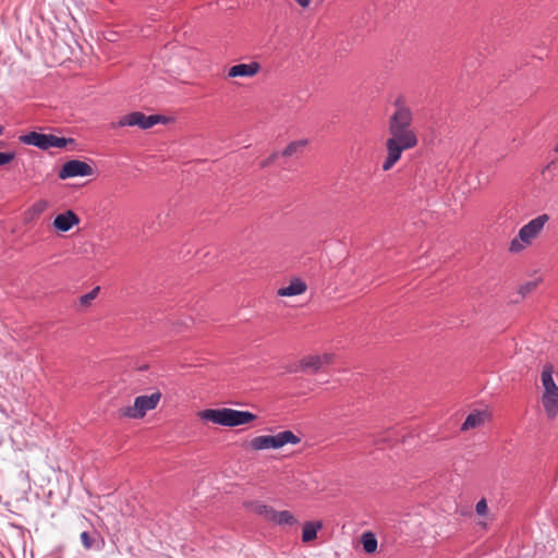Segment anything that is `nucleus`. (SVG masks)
I'll use <instances>...</instances> for the list:
<instances>
[{
	"mask_svg": "<svg viewBox=\"0 0 558 558\" xmlns=\"http://www.w3.org/2000/svg\"><path fill=\"white\" fill-rule=\"evenodd\" d=\"M395 107L387 122L389 136L385 143L386 157L381 165L384 171L391 170L399 162L404 150L413 149L418 145L411 108L401 100H397Z\"/></svg>",
	"mask_w": 558,
	"mask_h": 558,
	"instance_id": "nucleus-1",
	"label": "nucleus"
},
{
	"mask_svg": "<svg viewBox=\"0 0 558 558\" xmlns=\"http://www.w3.org/2000/svg\"><path fill=\"white\" fill-rule=\"evenodd\" d=\"M201 418L222 426H240L256 420V415L248 411H239L229 408L207 409L199 413Z\"/></svg>",
	"mask_w": 558,
	"mask_h": 558,
	"instance_id": "nucleus-2",
	"label": "nucleus"
},
{
	"mask_svg": "<svg viewBox=\"0 0 558 558\" xmlns=\"http://www.w3.org/2000/svg\"><path fill=\"white\" fill-rule=\"evenodd\" d=\"M548 220V215L544 214L524 225L519 230L518 235L511 240L509 252L518 254L530 246L538 238Z\"/></svg>",
	"mask_w": 558,
	"mask_h": 558,
	"instance_id": "nucleus-3",
	"label": "nucleus"
},
{
	"mask_svg": "<svg viewBox=\"0 0 558 558\" xmlns=\"http://www.w3.org/2000/svg\"><path fill=\"white\" fill-rule=\"evenodd\" d=\"M301 438L291 430H283L276 435H262L252 438L248 447L254 451L266 449H280L286 445H298Z\"/></svg>",
	"mask_w": 558,
	"mask_h": 558,
	"instance_id": "nucleus-4",
	"label": "nucleus"
},
{
	"mask_svg": "<svg viewBox=\"0 0 558 558\" xmlns=\"http://www.w3.org/2000/svg\"><path fill=\"white\" fill-rule=\"evenodd\" d=\"M161 399V393L155 391L149 396H138L133 405L120 409V415L129 418H143L147 411L156 409Z\"/></svg>",
	"mask_w": 558,
	"mask_h": 558,
	"instance_id": "nucleus-5",
	"label": "nucleus"
},
{
	"mask_svg": "<svg viewBox=\"0 0 558 558\" xmlns=\"http://www.w3.org/2000/svg\"><path fill=\"white\" fill-rule=\"evenodd\" d=\"M20 141L26 145L36 146L40 149H48L51 147L62 148L65 147L68 140L58 137L52 134H43L37 132H29L20 137Z\"/></svg>",
	"mask_w": 558,
	"mask_h": 558,
	"instance_id": "nucleus-6",
	"label": "nucleus"
},
{
	"mask_svg": "<svg viewBox=\"0 0 558 558\" xmlns=\"http://www.w3.org/2000/svg\"><path fill=\"white\" fill-rule=\"evenodd\" d=\"M165 121V118L159 114L146 116L143 112L134 111L123 116L118 121V126H138L140 129L147 130L153 128L159 122Z\"/></svg>",
	"mask_w": 558,
	"mask_h": 558,
	"instance_id": "nucleus-7",
	"label": "nucleus"
},
{
	"mask_svg": "<svg viewBox=\"0 0 558 558\" xmlns=\"http://www.w3.org/2000/svg\"><path fill=\"white\" fill-rule=\"evenodd\" d=\"M93 173L94 170L87 162L73 159L63 163L59 171V178L64 180L75 177H89Z\"/></svg>",
	"mask_w": 558,
	"mask_h": 558,
	"instance_id": "nucleus-8",
	"label": "nucleus"
},
{
	"mask_svg": "<svg viewBox=\"0 0 558 558\" xmlns=\"http://www.w3.org/2000/svg\"><path fill=\"white\" fill-rule=\"evenodd\" d=\"M335 355L332 353H323L316 355L304 356L300 361V368L302 371L318 372L323 367L330 365L333 362Z\"/></svg>",
	"mask_w": 558,
	"mask_h": 558,
	"instance_id": "nucleus-9",
	"label": "nucleus"
},
{
	"mask_svg": "<svg viewBox=\"0 0 558 558\" xmlns=\"http://www.w3.org/2000/svg\"><path fill=\"white\" fill-rule=\"evenodd\" d=\"M260 71V64L258 62H250V63H239L235 65H232L228 70L227 77L234 78V77H254L257 75Z\"/></svg>",
	"mask_w": 558,
	"mask_h": 558,
	"instance_id": "nucleus-10",
	"label": "nucleus"
},
{
	"mask_svg": "<svg viewBox=\"0 0 558 558\" xmlns=\"http://www.w3.org/2000/svg\"><path fill=\"white\" fill-rule=\"evenodd\" d=\"M78 216L73 210H66L63 214H59L53 219V227L56 230L60 232H68L73 227L80 223Z\"/></svg>",
	"mask_w": 558,
	"mask_h": 558,
	"instance_id": "nucleus-11",
	"label": "nucleus"
},
{
	"mask_svg": "<svg viewBox=\"0 0 558 558\" xmlns=\"http://www.w3.org/2000/svg\"><path fill=\"white\" fill-rule=\"evenodd\" d=\"M490 420V414L487 411H474L470 413L464 423L462 424V430L474 429L483 426Z\"/></svg>",
	"mask_w": 558,
	"mask_h": 558,
	"instance_id": "nucleus-12",
	"label": "nucleus"
},
{
	"mask_svg": "<svg viewBox=\"0 0 558 558\" xmlns=\"http://www.w3.org/2000/svg\"><path fill=\"white\" fill-rule=\"evenodd\" d=\"M554 367L551 364H547L543 367L541 379L544 388L543 395H558V386L553 378Z\"/></svg>",
	"mask_w": 558,
	"mask_h": 558,
	"instance_id": "nucleus-13",
	"label": "nucleus"
},
{
	"mask_svg": "<svg viewBox=\"0 0 558 558\" xmlns=\"http://www.w3.org/2000/svg\"><path fill=\"white\" fill-rule=\"evenodd\" d=\"M307 284L300 278H293L290 283L278 290L280 296H295L305 293Z\"/></svg>",
	"mask_w": 558,
	"mask_h": 558,
	"instance_id": "nucleus-14",
	"label": "nucleus"
},
{
	"mask_svg": "<svg viewBox=\"0 0 558 558\" xmlns=\"http://www.w3.org/2000/svg\"><path fill=\"white\" fill-rule=\"evenodd\" d=\"M542 405L548 418H555L558 414V395H542Z\"/></svg>",
	"mask_w": 558,
	"mask_h": 558,
	"instance_id": "nucleus-15",
	"label": "nucleus"
},
{
	"mask_svg": "<svg viewBox=\"0 0 558 558\" xmlns=\"http://www.w3.org/2000/svg\"><path fill=\"white\" fill-rule=\"evenodd\" d=\"M248 508L253 513L262 517L268 522H271L274 519L275 509L270 506L260 502H252L248 505Z\"/></svg>",
	"mask_w": 558,
	"mask_h": 558,
	"instance_id": "nucleus-16",
	"label": "nucleus"
},
{
	"mask_svg": "<svg viewBox=\"0 0 558 558\" xmlns=\"http://www.w3.org/2000/svg\"><path fill=\"white\" fill-rule=\"evenodd\" d=\"M323 524L320 522H305L302 531V541L310 543L317 537V532L320 530Z\"/></svg>",
	"mask_w": 558,
	"mask_h": 558,
	"instance_id": "nucleus-17",
	"label": "nucleus"
},
{
	"mask_svg": "<svg viewBox=\"0 0 558 558\" xmlns=\"http://www.w3.org/2000/svg\"><path fill=\"white\" fill-rule=\"evenodd\" d=\"M271 523L277 525H293L296 523L295 517L288 510L277 511L275 510L274 519Z\"/></svg>",
	"mask_w": 558,
	"mask_h": 558,
	"instance_id": "nucleus-18",
	"label": "nucleus"
},
{
	"mask_svg": "<svg viewBox=\"0 0 558 558\" xmlns=\"http://www.w3.org/2000/svg\"><path fill=\"white\" fill-rule=\"evenodd\" d=\"M361 542H362V545H363V549L367 553V554H372L374 551H376L377 549V539L375 537V535L371 532H366L362 535V538H361Z\"/></svg>",
	"mask_w": 558,
	"mask_h": 558,
	"instance_id": "nucleus-19",
	"label": "nucleus"
},
{
	"mask_svg": "<svg viewBox=\"0 0 558 558\" xmlns=\"http://www.w3.org/2000/svg\"><path fill=\"white\" fill-rule=\"evenodd\" d=\"M306 145H307V141L306 140H300V141L291 142L283 149L282 156H284V157H292L295 154H298L300 150H302Z\"/></svg>",
	"mask_w": 558,
	"mask_h": 558,
	"instance_id": "nucleus-20",
	"label": "nucleus"
},
{
	"mask_svg": "<svg viewBox=\"0 0 558 558\" xmlns=\"http://www.w3.org/2000/svg\"><path fill=\"white\" fill-rule=\"evenodd\" d=\"M49 206V203L47 201L40 199L36 202L28 210L27 216H29L31 219L38 217L41 215Z\"/></svg>",
	"mask_w": 558,
	"mask_h": 558,
	"instance_id": "nucleus-21",
	"label": "nucleus"
},
{
	"mask_svg": "<svg viewBox=\"0 0 558 558\" xmlns=\"http://www.w3.org/2000/svg\"><path fill=\"white\" fill-rule=\"evenodd\" d=\"M98 292H99V287H96L94 288L90 292L82 295L80 298V305L81 306H84V307H87L92 304V302L96 299V296L98 295Z\"/></svg>",
	"mask_w": 558,
	"mask_h": 558,
	"instance_id": "nucleus-22",
	"label": "nucleus"
},
{
	"mask_svg": "<svg viewBox=\"0 0 558 558\" xmlns=\"http://www.w3.org/2000/svg\"><path fill=\"white\" fill-rule=\"evenodd\" d=\"M14 158V153H0V166L11 162Z\"/></svg>",
	"mask_w": 558,
	"mask_h": 558,
	"instance_id": "nucleus-23",
	"label": "nucleus"
},
{
	"mask_svg": "<svg viewBox=\"0 0 558 558\" xmlns=\"http://www.w3.org/2000/svg\"><path fill=\"white\" fill-rule=\"evenodd\" d=\"M279 156V153L275 151L272 153L268 158L264 159L262 162H260V167L262 168H266V167H269Z\"/></svg>",
	"mask_w": 558,
	"mask_h": 558,
	"instance_id": "nucleus-24",
	"label": "nucleus"
},
{
	"mask_svg": "<svg viewBox=\"0 0 558 558\" xmlns=\"http://www.w3.org/2000/svg\"><path fill=\"white\" fill-rule=\"evenodd\" d=\"M476 512L480 514V515H484L487 511V504H486V500L485 499H481L477 504H476Z\"/></svg>",
	"mask_w": 558,
	"mask_h": 558,
	"instance_id": "nucleus-25",
	"label": "nucleus"
},
{
	"mask_svg": "<svg viewBox=\"0 0 558 558\" xmlns=\"http://www.w3.org/2000/svg\"><path fill=\"white\" fill-rule=\"evenodd\" d=\"M81 541L86 549L92 547V538L87 532L81 533Z\"/></svg>",
	"mask_w": 558,
	"mask_h": 558,
	"instance_id": "nucleus-26",
	"label": "nucleus"
},
{
	"mask_svg": "<svg viewBox=\"0 0 558 558\" xmlns=\"http://www.w3.org/2000/svg\"><path fill=\"white\" fill-rule=\"evenodd\" d=\"M301 8L306 9L310 7L312 0H294Z\"/></svg>",
	"mask_w": 558,
	"mask_h": 558,
	"instance_id": "nucleus-27",
	"label": "nucleus"
},
{
	"mask_svg": "<svg viewBox=\"0 0 558 558\" xmlns=\"http://www.w3.org/2000/svg\"><path fill=\"white\" fill-rule=\"evenodd\" d=\"M3 132V128L0 125V135L2 134Z\"/></svg>",
	"mask_w": 558,
	"mask_h": 558,
	"instance_id": "nucleus-28",
	"label": "nucleus"
}]
</instances>
